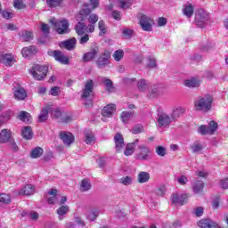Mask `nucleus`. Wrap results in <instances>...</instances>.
Segmentation results:
<instances>
[{
  "label": "nucleus",
  "mask_w": 228,
  "mask_h": 228,
  "mask_svg": "<svg viewBox=\"0 0 228 228\" xmlns=\"http://www.w3.org/2000/svg\"><path fill=\"white\" fill-rule=\"evenodd\" d=\"M85 142L87 145H92V143H95V136L94 135V133L88 131L85 134Z\"/></svg>",
  "instance_id": "35"
},
{
  "label": "nucleus",
  "mask_w": 228,
  "mask_h": 228,
  "mask_svg": "<svg viewBox=\"0 0 228 228\" xmlns=\"http://www.w3.org/2000/svg\"><path fill=\"white\" fill-rule=\"evenodd\" d=\"M20 120H22V122H26L27 124L31 122V114L29 112L21 111L19 115Z\"/></svg>",
  "instance_id": "37"
},
{
  "label": "nucleus",
  "mask_w": 228,
  "mask_h": 228,
  "mask_svg": "<svg viewBox=\"0 0 228 228\" xmlns=\"http://www.w3.org/2000/svg\"><path fill=\"white\" fill-rule=\"evenodd\" d=\"M119 183L124 186H129L133 184V177L131 176H124L119 179Z\"/></svg>",
  "instance_id": "46"
},
{
  "label": "nucleus",
  "mask_w": 228,
  "mask_h": 228,
  "mask_svg": "<svg viewBox=\"0 0 228 228\" xmlns=\"http://www.w3.org/2000/svg\"><path fill=\"white\" fill-rule=\"evenodd\" d=\"M58 199H60V196H58V191L56 189L50 190L46 194V200L48 204H58Z\"/></svg>",
  "instance_id": "16"
},
{
  "label": "nucleus",
  "mask_w": 228,
  "mask_h": 228,
  "mask_svg": "<svg viewBox=\"0 0 228 228\" xmlns=\"http://www.w3.org/2000/svg\"><path fill=\"white\" fill-rule=\"evenodd\" d=\"M159 94H161V91L159 89V86H153L151 92L149 94V97L151 99H154V97L159 96Z\"/></svg>",
  "instance_id": "45"
},
{
  "label": "nucleus",
  "mask_w": 228,
  "mask_h": 228,
  "mask_svg": "<svg viewBox=\"0 0 228 228\" xmlns=\"http://www.w3.org/2000/svg\"><path fill=\"white\" fill-rule=\"evenodd\" d=\"M139 24L143 31H152V19L151 17L142 15Z\"/></svg>",
  "instance_id": "11"
},
{
  "label": "nucleus",
  "mask_w": 228,
  "mask_h": 228,
  "mask_svg": "<svg viewBox=\"0 0 228 228\" xmlns=\"http://www.w3.org/2000/svg\"><path fill=\"white\" fill-rule=\"evenodd\" d=\"M196 26L204 28V24L208 22V12L204 9H199L195 16Z\"/></svg>",
  "instance_id": "9"
},
{
  "label": "nucleus",
  "mask_w": 228,
  "mask_h": 228,
  "mask_svg": "<svg viewBox=\"0 0 228 228\" xmlns=\"http://www.w3.org/2000/svg\"><path fill=\"white\" fill-rule=\"evenodd\" d=\"M10 138H12V132L8 129H3L0 132V142L1 143H6V142H9Z\"/></svg>",
  "instance_id": "28"
},
{
  "label": "nucleus",
  "mask_w": 228,
  "mask_h": 228,
  "mask_svg": "<svg viewBox=\"0 0 228 228\" xmlns=\"http://www.w3.org/2000/svg\"><path fill=\"white\" fill-rule=\"evenodd\" d=\"M115 113V104H109L105 106L102 111V117H111Z\"/></svg>",
  "instance_id": "29"
},
{
  "label": "nucleus",
  "mask_w": 228,
  "mask_h": 228,
  "mask_svg": "<svg viewBox=\"0 0 228 228\" xmlns=\"http://www.w3.org/2000/svg\"><path fill=\"white\" fill-rule=\"evenodd\" d=\"M98 28L100 29V36L105 35L106 31H108V29L106 28V24L103 20L99 21Z\"/></svg>",
  "instance_id": "54"
},
{
  "label": "nucleus",
  "mask_w": 228,
  "mask_h": 228,
  "mask_svg": "<svg viewBox=\"0 0 228 228\" xmlns=\"http://www.w3.org/2000/svg\"><path fill=\"white\" fill-rule=\"evenodd\" d=\"M14 97L17 101H24L26 97H28V94H26V90L22 87H18L14 90Z\"/></svg>",
  "instance_id": "25"
},
{
  "label": "nucleus",
  "mask_w": 228,
  "mask_h": 228,
  "mask_svg": "<svg viewBox=\"0 0 228 228\" xmlns=\"http://www.w3.org/2000/svg\"><path fill=\"white\" fill-rule=\"evenodd\" d=\"M137 86H138V89L141 91V92H145V90H147L148 86H149V82H147V80L145 79H140L138 82H137Z\"/></svg>",
  "instance_id": "42"
},
{
  "label": "nucleus",
  "mask_w": 228,
  "mask_h": 228,
  "mask_svg": "<svg viewBox=\"0 0 228 228\" xmlns=\"http://www.w3.org/2000/svg\"><path fill=\"white\" fill-rule=\"evenodd\" d=\"M189 198L190 195L188 194H182L181 196L174 194L172 197V202L173 204H175V206H184V204L188 202Z\"/></svg>",
  "instance_id": "15"
},
{
  "label": "nucleus",
  "mask_w": 228,
  "mask_h": 228,
  "mask_svg": "<svg viewBox=\"0 0 228 228\" xmlns=\"http://www.w3.org/2000/svg\"><path fill=\"white\" fill-rule=\"evenodd\" d=\"M97 216H99V210L97 209H92L86 215L87 220H90V222H94Z\"/></svg>",
  "instance_id": "43"
},
{
  "label": "nucleus",
  "mask_w": 228,
  "mask_h": 228,
  "mask_svg": "<svg viewBox=\"0 0 228 228\" xmlns=\"http://www.w3.org/2000/svg\"><path fill=\"white\" fill-rule=\"evenodd\" d=\"M198 225L200 228H222L218 223L211 219H201L198 222Z\"/></svg>",
  "instance_id": "14"
},
{
  "label": "nucleus",
  "mask_w": 228,
  "mask_h": 228,
  "mask_svg": "<svg viewBox=\"0 0 228 228\" xmlns=\"http://www.w3.org/2000/svg\"><path fill=\"white\" fill-rule=\"evenodd\" d=\"M0 202L2 204H10L12 202V197L6 193H0Z\"/></svg>",
  "instance_id": "47"
},
{
  "label": "nucleus",
  "mask_w": 228,
  "mask_h": 228,
  "mask_svg": "<svg viewBox=\"0 0 228 228\" xmlns=\"http://www.w3.org/2000/svg\"><path fill=\"white\" fill-rule=\"evenodd\" d=\"M37 46H34V45L25 47L21 50V54L23 58H29L33 56V54H37Z\"/></svg>",
  "instance_id": "24"
},
{
  "label": "nucleus",
  "mask_w": 228,
  "mask_h": 228,
  "mask_svg": "<svg viewBox=\"0 0 228 228\" xmlns=\"http://www.w3.org/2000/svg\"><path fill=\"white\" fill-rule=\"evenodd\" d=\"M48 117H49V109L47 108L43 109L38 116L39 122H45Z\"/></svg>",
  "instance_id": "39"
},
{
  "label": "nucleus",
  "mask_w": 228,
  "mask_h": 228,
  "mask_svg": "<svg viewBox=\"0 0 228 228\" xmlns=\"http://www.w3.org/2000/svg\"><path fill=\"white\" fill-rule=\"evenodd\" d=\"M113 58L115 60V61H120V60H122V58H124V50H117L113 53Z\"/></svg>",
  "instance_id": "52"
},
{
  "label": "nucleus",
  "mask_w": 228,
  "mask_h": 228,
  "mask_svg": "<svg viewBox=\"0 0 228 228\" xmlns=\"http://www.w3.org/2000/svg\"><path fill=\"white\" fill-rule=\"evenodd\" d=\"M201 80L198 77H191L184 81V86L187 88H199L200 86Z\"/></svg>",
  "instance_id": "17"
},
{
  "label": "nucleus",
  "mask_w": 228,
  "mask_h": 228,
  "mask_svg": "<svg viewBox=\"0 0 228 228\" xmlns=\"http://www.w3.org/2000/svg\"><path fill=\"white\" fill-rule=\"evenodd\" d=\"M152 158V151L145 144H142L138 146L136 159H140L141 161H147Z\"/></svg>",
  "instance_id": "5"
},
{
  "label": "nucleus",
  "mask_w": 228,
  "mask_h": 228,
  "mask_svg": "<svg viewBox=\"0 0 228 228\" xmlns=\"http://www.w3.org/2000/svg\"><path fill=\"white\" fill-rule=\"evenodd\" d=\"M52 117H53L54 118H59L60 122H70V120H72V116L69 115V114H65V113H61V110H60L59 109H54L52 110L51 112Z\"/></svg>",
  "instance_id": "12"
},
{
  "label": "nucleus",
  "mask_w": 228,
  "mask_h": 228,
  "mask_svg": "<svg viewBox=\"0 0 228 228\" xmlns=\"http://www.w3.org/2000/svg\"><path fill=\"white\" fill-rule=\"evenodd\" d=\"M47 67L36 64L32 67L30 73L34 79L37 81H42V79H45V77L47 76Z\"/></svg>",
  "instance_id": "4"
},
{
  "label": "nucleus",
  "mask_w": 228,
  "mask_h": 228,
  "mask_svg": "<svg viewBox=\"0 0 228 228\" xmlns=\"http://www.w3.org/2000/svg\"><path fill=\"white\" fill-rule=\"evenodd\" d=\"M131 117H133V111H123L121 113V120L123 124H127Z\"/></svg>",
  "instance_id": "40"
},
{
  "label": "nucleus",
  "mask_w": 228,
  "mask_h": 228,
  "mask_svg": "<svg viewBox=\"0 0 228 228\" xmlns=\"http://www.w3.org/2000/svg\"><path fill=\"white\" fill-rule=\"evenodd\" d=\"M88 40H90V36L88 34H85L84 36L81 37L80 40H79V44H81V45L86 44L88 42Z\"/></svg>",
  "instance_id": "61"
},
{
  "label": "nucleus",
  "mask_w": 228,
  "mask_h": 228,
  "mask_svg": "<svg viewBox=\"0 0 228 228\" xmlns=\"http://www.w3.org/2000/svg\"><path fill=\"white\" fill-rule=\"evenodd\" d=\"M4 19H13V12H10L8 10H5L2 13Z\"/></svg>",
  "instance_id": "63"
},
{
  "label": "nucleus",
  "mask_w": 228,
  "mask_h": 228,
  "mask_svg": "<svg viewBox=\"0 0 228 228\" xmlns=\"http://www.w3.org/2000/svg\"><path fill=\"white\" fill-rule=\"evenodd\" d=\"M48 56L54 58L55 61H58L61 65H69V56L65 55L64 53L59 50H48L47 52Z\"/></svg>",
  "instance_id": "6"
},
{
  "label": "nucleus",
  "mask_w": 228,
  "mask_h": 228,
  "mask_svg": "<svg viewBox=\"0 0 228 228\" xmlns=\"http://www.w3.org/2000/svg\"><path fill=\"white\" fill-rule=\"evenodd\" d=\"M102 81L103 85H105L108 92H113V82L111 81V79H110L108 77H102Z\"/></svg>",
  "instance_id": "41"
},
{
  "label": "nucleus",
  "mask_w": 228,
  "mask_h": 228,
  "mask_svg": "<svg viewBox=\"0 0 228 228\" xmlns=\"http://www.w3.org/2000/svg\"><path fill=\"white\" fill-rule=\"evenodd\" d=\"M21 136L25 140H31L33 138V130L31 129L30 126H25L21 130Z\"/></svg>",
  "instance_id": "32"
},
{
  "label": "nucleus",
  "mask_w": 228,
  "mask_h": 228,
  "mask_svg": "<svg viewBox=\"0 0 228 228\" xmlns=\"http://www.w3.org/2000/svg\"><path fill=\"white\" fill-rule=\"evenodd\" d=\"M35 193V186L32 184L25 185L20 191L19 195H33Z\"/></svg>",
  "instance_id": "26"
},
{
  "label": "nucleus",
  "mask_w": 228,
  "mask_h": 228,
  "mask_svg": "<svg viewBox=\"0 0 228 228\" xmlns=\"http://www.w3.org/2000/svg\"><path fill=\"white\" fill-rule=\"evenodd\" d=\"M118 3L122 10H127V8L133 6V0H118Z\"/></svg>",
  "instance_id": "36"
},
{
  "label": "nucleus",
  "mask_w": 228,
  "mask_h": 228,
  "mask_svg": "<svg viewBox=\"0 0 228 228\" xmlns=\"http://www.w3.org/2000/svg\"><path fill=\"white\" fill-rule=\"evenodd\" d=\"M21 38L24 42H29V40H33V32L31 31L22 32Z\"/></svg>",
  "instance_id": "48"
},
{
  "label": "nucleus",
  "mask_w": 228,
  "mask_h": 228,
  "mask_svg": "<svg viewBox=\"0 0 228 228\" xmlns=\"http://www.w3.org/2000/svg\"><path fill=\"white\" fill-rule=\"evenodd\" d=\"M99 54V47H94L91 49L90 52L85 53L83 55V61H92V60H94V58Z\"/></svg>",
  "instance_id": "22"
},
{
  "label": "nucleus",
  "mask_w": 228,
  "mask_h": 228,
  "mask_svg": "<svg viewBox=\"0 0 228 228\" xmlns=\"http://www.w3.org/2000/svg\"><path fill=\"white\" fill-rule=\"evenodd\" d=\"M216 129H218V124L215 121H210L208 126L201 125L199 127V133L200 134H203V135L213 134V133H215Z\"/></svg>",
  "instance_id": "8"
},
{
  "label": "nucleus",
  "mask_w": 228,
  "mask_h": 228,
  "mask_svg": "<svg viewBox=\"0 0 228 228\" xmlns=\"http://www.w3.org/2000/svg\"><path fill=\"white\" fill-rule=\"evenodd\" d=\"M61 140H62L64 145H70L71 143H74V134L69 133V132H61Z\"/></svg>",
  "instance_id": "20"
},
{
  "label": "nucleus",
  "mask_w": 228,
  "mask_h": 228,
  "mask_svg": "<svg viewBox=\"0 0 228 228\" xmlns=\"http://www.w3.org/2000/svg\"><path fill=\"white\" fill-rule=\"evenodd\" d=\"M0 63H4L7 67H12L13 65V55L10 53L0 55Z\"/></svg>",
  "instance_id": "23"
},
{
  "label": "nucleus",
  "mask_w": 228,
  "mask_h": 228,
  "mask_svg": "<svg viewBox=\"0 0 228 228\" xmlns=\"http://www.w3.org/2000/svg\"><path fill=\"white\" fill-rule=\"evenodd\" d=\"M92 188V185L90 184V181L88 179L85 178L80 184V190L81 191H88Z\"/></svg>",
  "instance_id": "44"
},
{
  "label": "nucleus",
  "mask_w": 228,
  "mask_h": 228,
  "mask_svg": "<svg viewBox=\"0 0 228 228\" xmlns=\"http://www.w3.org/2000/svg\"><path fill=\"white\" fill-rule=\"evenodd\" d=\"M85 8L81 9L76 16L77 25L75 27L76 32L79 36L85 35L86 33V24H85V19L88 17L89 13H92V9L88 7V4H84Z\"/></svg>",
  "instance_id": "1"
},
{
  "label": "nucleus",
  "mask_w": 228,
  "mask_h": 228,
  "mask_svg": "<svg viewBox=\"0 0 228 228\" xmlns=\"http://www.w3.org/2000/svg\"><path fill=\"white\" fill-rule=\"evenodd\" d=\"M77 43V40L76 37L68 39L66 41H62L60 43V47H64V49H67L68 51H72L76 48V44Z\"/></svg>",
  "instance_id": "19"
},
{
  "label": "nucleus",
  "mask_w": 228,
  "mask_h": 228,
  "mask_svg": "<svg viewBox=\"0 0 228 228\" xmlns=\"http://www.w3.org/2000/svg\"><path fill=\"white\" fill-rule=\"evenodd\" d=\"M114 142H115L117 152H120L122 151V149H124V147L126 145L124 143V137L122 136V134H117L114 136Z\"/></svg>",
  "instance_id": "21"
},
{
  "label": "nucleus",
  "mask_w": 228,
  "mask_h": 228,
  "mask_svg": "<svg viewBox=\"0 0 228 228\" xmlns=\"http://www.w3.org/2000/svg\"><path fill=\"white\" fill-rule=\"evenodd\" d=\"M42 154H44V150L40 147H37L34 150H32L30 156L34 159H37V158H41Z\"/></svg>",
  "instance_id": "38"
},
{
  "label": "nucleus",
  "mask_w": 228,
  "mask_h": 228,
  "mask_svg": "<svg viewBox=\"0 0 228 228\" xmlns=\"http://www.w3.org/2000/svg\"><path fill=\"white\" fill-rule=\"evenodd\" d=\"M110 52L105 51L102 53L96 61L98 69H105V67H108V65H110Z\"/></svg>",
  "instance_id": "10"
},
{
  "label": "nucleus",
  "mask_w": 228,
  "mask_h": 228,
  "mask_svg": "<svg viewBox=\"0 0 228 228\" xmlns=\"http://www.w3.org/2000/svg\"><path fill=\"white\" fill-rule=\"evenodd\" d=\"M60 94V87L54 86L50 90V95H53V97H56Z\"/></svg>",
  "instance_id": "64"
},
{
  "label": "nucleus",
  "mask_w": 228,
  "mask_h": 228,
  "mask_svg": "<svg viewBox=\"0 0 228 228\" xmlns=\"http://www.w3.org/2000/svg\"><path fill=\"white\" fill-rule=\"evenodd\" d=\"M186 113V109L183 106H175L173 107L172 112H171V118L175 122L179 117L182 115H184Z\"/></svg>",
  "instance_id": "18"
},
{
  "label": "nucleus",
  "mask_w": 228,
  "mask_h": 228,
  "mask_svg": "<svg viewBox=\"0 0 228 228\" xmlns=\"http://www.w3.org/2000/svg\"><path fill=\"white\" fill-rule=\"evenodd\" d=\"M97 20H99V16L95 13H92L89 15L88 22L89 24H96Z\"/></svg>",
  "instance_id": "56"
},
{
  "label": "nucleus",
  "mask_w": 228,
  "mask_h": 228,
  "mask_svg": "<svg viewBox=\"0 0 228 228\" xmlns=\"http://www.w3.org/2000/svg\"><path fill=\"white\" fill-rule=\"evenodd\" d=\"M156 152L158 156H160L161 158L167 156V149L163 146H157Z\"/></svg>",
  "instance_id": "53"
},
{
  "label": "nucleus",
  "mask_w": 228,
  "mask_h": 228,
  "mask_svg": "<svg viewBox=\"0 0 228 228\" xmlns=\"http://www.w3.org/2000/svg\"><path fill=\"white\" fill-rule=\"evenodd\" d=\"M193 4H187L183 9V13L187 17V19H191V17H193Z\"/></svg>",
  "instance_id": "31"
},
{
  "label": "nucleus",
  "mask_w": 228,
  "mask_h": 228,
  "mask_svg": "<svg viewBox=\"0 0 228 228\" xmlns=\"http://www.w3.org/2000/svg\"><path fill=\"white\" fill-rule=\"evenodd\" d=\"M147 67L149 69H156V67H158L156 59H154L152 57L148 58Z\"/></svg>",
  "instance_id": "55"
},
{
  "label": "nucleus",
  "mask_w": 228,
  "mask_h": 228,
  "mask_svg": "<svg viewBox=\"0 0 228 228\" xmlns=\"http://www.w3.org/2000/svg\"><path fill=\"white\" fill-rule=\"evenodd\" d=\"M50 22L53 26H54L59 35H66V33H69V20L51 18Z\"/></svg>",
  "instance_id": "3"
},
{
  "label": "nucleus",
  "mask_w": 228,
  "mask_h": 228,
  "mask_svg": "<svg viewBox=\"0 0 228 228\" xmlns=\"http://www.w3.org/2000/svg\"><path fill=\"white\" fill-rule=\"evenodd\" d=\"M202 190H204V182L202 180H196L192 183L193 193L195 194L201 193Z\"/></svg>",
  "instance_id": "27"
},
{
  "label": "nucleus",
  "mask_w": 228,
  "mask_h": 228,
  "mask_svg": "<svg viewBox=\"0 0 228 228\" xmlns=\"http://www.w3.org/2000/svg\"><path fill=\"white\" fill-rule=\"evenodd\" d=\"M70 211V208L68 205H62L59 208H57V215L59 216V220H63V216L67 215Z\"/></svg>",
  "instance_id": "30"
},
{
  "label": "nucleus",
  "mask_w": 228,
  "mask_h": 228,
  "mask_svg": "<svg viewBox=\"0 0 228 228\" xmlns=\"http://www.w3.org/2000/svg\"><path fill=\"white\" fill-rule=\"evenodd\" d=\"M123 37H125L126 38H131V37H133V29H123Z\"/></svg>",
  "instance_id": "60"
},
{
  "label": "nucleus",
  "mask_w": 228,
  "mask_h": 228,
  "mask_svg": "<svg viewBox=\"0 0 228 228\" xmlns=\"http://www.w3.org/2000/svg\"><path fill=\"white\" fill-rule=\"evenodd\" d=\"M94 95V80H87L85 84V87L82 92V99H88V97Z\"/></svg>",
  "instance_id": "13"
},
{
  "label": "nucleus",
  "mask_w": 228,
  "mask_h": 228,
  "mask_svg": "<svg viewBox=\"0 0 228 228\" xmlns=\"http://www.w3.org/2000/svg\"><path fill=\"white\" fill-rule=\"evenodd\" d=\"M134 143H138V139L135 140ZM134 143H128L124 151L125 156H133L134 152Z\"/></svg>",
  "instance_id": "34"
},
{
  "label": "nucleus",
  "mask_w": 228,
  "mask_h": 228,
  "mask_svg": "<svg viewBox=\"0 0 228 228\" xmlns=\"http://www.w3.org/2000/svg\"><path fill=\"white\" fill-rule=\"evenodd\" d=\"M13 7L16 8V10H22L26 8L24 0H13Z\"/></svg>",
  "instance_id": "49"
},
{
  "label": "nucleus",
  "mask_w": 228,
  "mask_h": 228,
  "mask_svg": "<svg viewBox=\"0 0 228 228\" xmlns=\"http://www.w3.org/2000/svg\"><path fill=\"white\" fill-rule=\"evenodd\" d=\"M220 186L223 188V190L228 189V177L224 178L220 181Z\"/></svg>",
  "instance_id": "62"
},
{
  "label": "nucleus",
  "mask_w": 228,
  "mask_h": 228,
  "mask_svg": "<svg viewBox=\"0 0 228 228\" xmlns=\"http://www.w3.org/2000/svg\"><path fill=\"white\" fill-rule=\"evenodd\" d=\"M132 133L134 134H140V133H143V126L142 125H136L134 126Z\"/></svg>",
  "instance_id": "59"
},
{
  "label": "nucleus",
  "mask_w": 228,
  "mask_h": 228,
  "mask_svg": "<svg viewBox=\"0 0 228 228\" xmlns=\"http://www.w3.org/2000/svg\"><path fill=\"white\" fill-rule=\"evenodd\" d=\"M149 179H151V175L147 172H140L137 175V181L141 184H143V183H149Z\"/></svg>",
  "instance_id": "33"
},
{
  "label": "nucleus",
  "mask_w": 228,
  "mask_h": 228,
  "mask_svg": "<svg viewBox=\"0 0 228 228\" xmlns=\"http://www.w3.org/2000/svg\"><path fill=\"white\" fill-rule=\"evenodd\" d=\"M172 122H175L172 116H169L165 112H160L158 114V118H157L158 127L168 128L170 127V124H172Z\"/></svg>",
  "instance_id": "7"
},
{
  "label": "nucleus",
  "mask_w": 228,
  "mask_h": 228,
  "mask_svg": "<svg viewBox=\"0 0 228 228\" xmlns=\"http://www.w3.org/2000/svg\"><path fill=\"white\" fill-rule=\"evenodd\" d=\"M165 191H167L165 185H160L155 189V193L158 197H163L165 195Z\"/></svg>",
  "instance_id": "50"
},
{
  "label": "nucleus",
  "mask_w": 228,
  "mask_h": 228,
  "mask_svg": "<svg viewBox=\"0 0 228 228\" xmlns=\"http://www.w3.org/2000/svg\"><path fill=\"white\" fill-rule=\"evenodd\" d=\"M47 6L49 8H56V6H60L61 4V0H45Z\"/></svg>",
  "instance_id": "51"
},
{
  "label": "nucleus",
  "mask_w": 228,
  "mask_h": 228,
  "mask_svg": "<svg viewBox=\"0 0 228 228\" xmlns=\"http://www.w3.org/2000/svg\"><path fill=\"white\" fill-rule=\"evenodd\" d=\"M191 149H192V152H200V151H202L203 147L202 144L199 143V142H195L194 144L191 145Z\"/></svg>",
  "instance_id": "57"
},
{
  "label": "nucleus",
  "mask_w": 228,
  "mask_h": 228,
  "mask_svg": "<svg viewBox=\"0 0 228 228\" xmlns=\"http://www.w3.org/2000/svg\"><path fill=\"white\" fill-rule=\"evenodd\" d=\"M178 184L184 186V184H188V177L186 175H181L177 178Z\"/></svg>",
  "instance_id": "58"
},
{
  "label": "nucleus",
  "mask_w": 228,
  "mask_h": 228,
  "mask_svg": "<svg viewBox=\"0 0 228 228\" xmlns=\"http://www.w3.org/2000/svg\"><path fill=\"white\" fill-rule=\"evenodd\" d=\"M213 104V96L206 94L199 96L194 102V108L197 111H209Z\"/></svg>",
  "instance_id": "2"
}]
</instances>
